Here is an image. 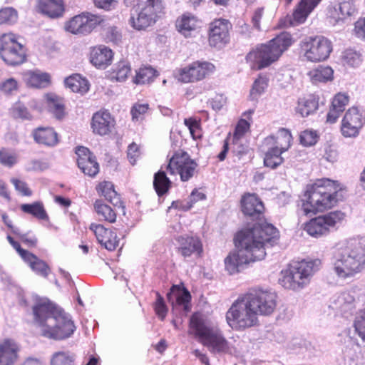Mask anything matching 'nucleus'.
Instances as JSON below:
<instances>
[{
  "instance_id": "f257e3e1",
  "label": "nucleus",
  "mask_w": 365,
  "mask_h": 365,
  "mask_svg": "<svg viewBox=\"0 0 365 365\" xmlns=\"http://www.w3.org/2000/svg\"><path fill=\"white\" fill-rule=\"evenodd\" d=\"M279 237V231L272 224L264 223L241 230L234 238L238 250L230 252L225 258V270L230 274H235L245 265L263 259L266 256L265 245L273 246Z\"/></svg>"
},
{
  "instance_id": "f03ea898",
  "label": "nucleus",
  "mask_w": 365,
  "mask_h": 365,
  "mask_svg": "<svg viewBox=\"0 0 365 365\" xmlns=\"http://www.w3.org/2000/svg\"><path fill=\"white\" fill-rule=\"evenodd\" d=\"M346 187L337 180L317 179L308 184L302 200V210L305 215L324 212L338 205L346 195Z\"/></svg>"
},
{
  "instance_id": "7ed1b4c3",
  "label": "nucleus",
  "mask_w": 365,
  "mask_h": 365,
  "mask_svg": "<svg viewBox=\"0 0 365 365\" xmlns=\"http://www.w3.org/2000/svg\"><path fill=\"white\" fill-rule=\"evenodd\" d=\"M334 259V270L339 278L354 277L365 268V245L355 238L339 242Z\"/></svg>"
},
{
  "instance_id": "20e7f679",
  "label": "nucleus",
  "mask_w": 365,
  "mask_h": 365,
  "mask_svg": "<svg viewBox=\"0 0 365 365\" xmlns=\"http://www.w3.org/2000/svg\"><path fill=\"white\" fill-rule=\"evenodd\" d=\"M292 43L290 34L281 33L267 43L257 46L247 54V58L258 69L266 68L277 61Z\"/></svg>"
},
{
  "instance_id": "39448f33",
  "label": "nucleus",
  "mask_w": 365,
  "mask_h": 365,
  "mask_svg": "<svg viewBox=\"0 0 365 365\" xmlns=\"http://www.w3.org/2000/svg\"><path fill=\"white\" fill-rule=\"evenodd\" d=\"M320 260H302L289 264L282 271L280 284L287 289L299 290L309 284L311 276L318 269Z\"/></svg>"
},
{
  "instance_id": "423d86ee",
  "label": "nucleus",
  "mask_w": 365,
  "mask_h": 365,
  "mask_svg": "<svg viewBox=\"0 0 365 365\" xmlns=\"http://www.w3.org/2000/svg\"><path fill=\"white\" fill-rule=\"evenodd\" d=\"M163 10V0H138L131 11L129 24L135 30H144L155 24Z\"/></svg>"
},
{
  "instance_id": "0eeeda50",
  "label": "nucleus",
  "mask_w": 365,
  "mask_h": 365,
  "mask_svg": "<svg viewBox=\"0 0 365 365\" xmlns=\"http://www.w3.org/2000/svg\"><path fill=\"white\" fill-rule=\"evenodd\" d=\"M229 325L236 330H245L259 324L258 317L246 295H240L226 314Z\"/></svg>"
},
{
  "instance_id": "6e6552de",
  "label": "nucleus",
  "mask_w": 365,
  "mask_h": 365,
  "mask_svg": "<svg viewBox=\"0 0 365 365\" xmlns=\"http://www.w3.org/2000/svg\"><path fill=\"white\" fill-rule=\"evenodd\" d=\"M346 213L334 210L310 219L304 224V230L310 236L320 238L336 230L346 220Z\"/></svg>"
},
{
  "instance_id": "1a4fd4ad",
  "label": "nucleus",
  "mask_w": 365,
  "mask_h": 365,
  "mask_svg": "<svg viewBox=\"0 0 365 365\" xmlns=\"http://www.w3.org/2000/svg\"><path fill=\"white\" fill-rule=\"evenodd\" d=\"M301 56L310 62L326 60L332 51L331 42L324 36L309 37L300 43Z\"/></svg>"
},
{
  "instance_id": "9d476101",
  "label": "nucleus",
  "mask_w": 365,
  "mask_h": 365,
  "mask_svg": "<svg viewBox=\"0 0 365 365\" xmlns=\"http://www.w3.org/2000/svg\"><path fill=\"white\" fill-rule=\"evenodd\" d=\"M197 163L183 151L178 150L169 160L167 170L170 175H179L183 182L191 179L197 170Z\"/></svg>"
},
{
  "instance_id": "9b49d317",
  "label": "nucleus",
  "mask_w": 365,
  "mask_h": 365,
  "mask_svg": "<svg viewBox=\"0 0 365 365\" xmlns=\"http://www.w3.org/2000/svg\"><path fill=\"white\" fill-rule=\"evenodd\" d=\"M75 325L69 316L62 309L49 325L43 326L42 336L55 340H62L71 336Z\"/></svg>"
},
{
  "instance_id": "f8f14e48",
  "label": "nucleus",
  "mask_w": 365,
  "mask_h": 365,
  "mask_svg": "<svg viewBox=\"0 0 365 365\" xmlns=\"http://www.w3.org/2000/svg\"><path fill=\"white\" fill-rule=\"evenodd\" d=\"M0 56L8 65H18L25 61L23 46L14 34H4L0 37Z\"/></svg>"
},
{
  "instance_id": "ddd939ff",
  "label": "nucleus",
  "mask_w": 365,
  "mask_h": 365,
  "mask_svg": "<svg viewBox=\"0 0 365 365\" xmlns=\"http://www.w3.org/2000/svg\"><path fill=\"white\" fill-rule=\"evenodd\" d=\"M257 317L269 316L277 307V297L275 293L261 289H252L245 294Z\"/></svg>"
},
{
  "instance_id": "4468645a",
  "label": "nucleus",
  "mask_w": 365,
  "mask_h": 365,
  "mask_svg": "<svg viewBox=\"0 0 365 365\" xmlns=\"http://www.w3.org/2000/svg\"><path fill=\"white\" fill-rule=\"evenodd\" d=\"M103 22L104 19L102 16L83 12L68 21L65 24V29L73 34L86 35Z\"/></svg>"
},
{
  "instance_id": "2eb2a0df",
  "label": "nucleus",
  "mask_w": 365,
  "mask_h": 365,
  "mask_svg": "<svg viewBox=\"0 0 365 365\" xmlns=\"http://www.w3.org/2000/svg\"><path fill=\"white\" fill-rule=\"evenodd\" d=\"M175 250L184 259L194 257L201 258L204 253L202 241L195 235L184 234L175 238Z\"/></svg>"
},
{
  "instance_id": "dca6fc26",
  "label": "nucleus",
  "mask_w": 365,
  "mask_h": 365,
  "mask_svg": "<svg viewBox=\"0 0 365 365\" xmlns=\"http://www.w3.org/2000/svg\"><path fill=\"white\" fill-rule=\"evenodd\" d=\"M6 239L21 259L29 266L32 271L44 278L48 277L51 270L49 265L45 261L41 259L29 250L23 249L20 243L14 240L11 236L7 235Z\"/></svg>"
},
{
  "instance_id": "f3484780",
  "label": "nucleus",
  "mask_w": 365,
  "mask_h": 365,
  "mask_svg": "<svg viewBox=\"0 0 365 365\" xmlns=\"http://www.w3.org/2000/svg\"><path fill=\"white\" fill-rule=\"evenodd\" d=\"M215 66L207 61H195L178 71V78L183 83L200 81L214 71Z\"/></svg>"
},
{
  "instance_id": "a211bd4d",
  "label": "nucleus",
  "mask_w": 365,
  "mask_h": 365,
  "mask_svg": "<svg viewBox=\"0 0 365 365\" xmlns=\"http://www.w3.org/2000/svg\"><path fill=\"white\" fill-rule=\"evenodd\" d=\"M240 207L242 213L252 219H257L259 222L254 225L252 228L260 224L267 223L264 220V205L261 199L255 193H245L240 200ZM267 224H269L267 222Z\"/></svg>"
},
{
  "instance_id": "6ab92c4d",
  "label": "nucleus",
  "mask_w": 365,
  "mask_h": 365,
  "mask_svg": "<svg viewBox=\"0 0 365 365\" xmlns=\"http://www.w3.org/2000/svg\"><path fill=\"white\" fill-rule=\"evenodd\" d=\"M75 153L78 168L85 175L95 178L100 172V165L96 155L84 146L76 147Z\"/></svg>"
},
{
  "instance_id": "aec40b11",
  "label": "nucleus",
  "mask_w": 365,
  "mask_h": 365,
  "mask_svg": "<svg viewBox=\"0 0 365 365\" xmlns=\"http://www.w3.org/2000/svg\"><path fill=\"white\" fill-rule=\"evenodd\" d=\"M232 25L228 20L219 19L212 21L209 26V44L221 48L230 41L229 31Z\"/></svg>"
},
{
  "instance_id": "412c9836",
  "label": "nucleus",
  "mask_w": 365,
  "mask_h": 365,
  "mask_svg": "<svg viewBox=\"0 0 365 365\" xmlns=\"http://www.w3.org/2000/svg\"><path fill=\"white\" fill-rule=\"evenodd\" d=\"M60 310L47 299H37L32 307L34 319L41 327V330L43 326L49 325Z\"/></svg>"
},
{
  "instance_id": "4be33fe9",
  "label": "nucleus",
  "mask_w": 365,
  "mask_h": 365,
  "mask_svg": "<svg viewBox=\"0 0 365 365\" xmlns=\"http://www.w3.org/2000/svg\"><path fill=\"white\" fill-rule=\"evenodd\" d=\"M89 229L96 236L98 242L107 250L114 251L119 247L120 240L115 230L98 223H91Z\"/></svg>"
},
{
  "instance_id": "5701e85b",
  "label": "nucleus",
  "mask_w": 365,
  "mask_h": 365,
  "mask_svg": "<svg viewBox=\"0 0 365 365\" xmlns=\"http://www.w3.org/2000/svg\"><path fill=\"white\" fill-rule=\"evenodd\" d=\"M356 13L357 9L354 0H343L329 9V17L331 24H343L351 21Z\"/></svg>"
},
{
  "instance_id": "b1692460",
  "label": "nucleus",
  "mask_w": 365,
  "mask_h": 365,
  "mask_svg": "<svg viewBox=\"0 0 365 365\" xmlns=\"http://www.w3.org/2000/svg\"><path fill=\"white\" fill-rule=\"evenodd\" d=\"M205 316L200 312L192 314L189 323V334L193 335L200 343L214 329Z\"/></svg>"
},
{
  "instance_id": "393cba45",
  "label": "nucleus",
  "mask_w": 365,
  "mask_h": 365,
  "mask_svg": "<svg viewBox=\"0 0 365 365\" xmlns=\"http://www.w3.org/2000/svg\"><path fill=\"white\" fill-rule=\"evenodd\" d=\"M200 344L214 354H227L230 351L229 342L217 329H214Z\"/></svg>"
},
{
  "instance_id": "a878e982",
  "label": "nucleus",
  "mask_w": 365,
  "mask_h": 365,
  "mask_svg": "<svg viewBox=\"0 0 365 365\" xmlns=\"http://www.w3.org/2000/svg\"><path fill=\"white\" fill-rule=\"evenodd\" d=\"M21 348L13 339L0 340V365H14L19 358Z\"/></svg>"
},
{
  "instance_id": "bb28decb",
  "label": "nucleus",
  "mask_w": 365,
  "mask_h": 365,
  "mask_svg": "<svg viewBox=\"0 0 365 365\" xmlns=\"http://www.w3.org/2000/svg\"><path fill=\"white\" fill-rule=\"evenodd\" d=\"M96 190L99 196L103 197L115 207L125 208L124 202L121 200L120 194L115 190V185L112 182L103 180L98 182L96 186Z\"/></svg>"
},
{
  "instance_id": "cd10ccee",
  "label": "nucleus",
  "mask_w": 365,
  "mask_h": 365,
  "mask_svg": "<svg viewBox=\"0 0 365 365\" xmlns=\"http://www.w3.org/2000/svg\"><path fill=\"white\" fill-rule=\"evenodd\" d=\"M197 17L190 13H185L176 21V28L185 38L192 37L200 27Z\"/></svg>"
},
{
  "instance_id": "c85d7f7f",
  "label": "nucleus",
  "mask_w": 365,
  "mask_h": 365,
  "mask_svg": "<svg viewBox=\"0 0 365 365\" xmlns=\"http://www.w3.org/2000/svg\"><path fill=\"white\" fill-rule=\"evenodd\" d=\"M105 202L102 199H97L93 202V210L99 221L114 224L117 221V209Z\"/></svg>"
},
{
  "instance_id": "c756f323",
  "label": "nucleus",
  "mask_w": 365,
  "mask_h": 365,
  "mask_svg": "<svg viewBox=\"0 0 365 365\" xmlns=\"http://www.w3.org/2000/svg\"><path fill=\"white\" fill-rule=\"evenodd\" d=\"M292 136L290 131L286 128H280L276 135H269L264 138V142L272 148H277L282 152L287 151L291 147Z\"/></svg>"
},
{
  "instance_id": "7c9ffc66",
  "label": "nucleus",
  "mask_w": 365,
  "mask_h": 365,
  "mask_svg": "<svg viewBox=\"0 0 365 365\" xmlns=\"http://www.w3.org/2000/svg\"><path fill=\"white\" fill-rule=\"evenodd\" d=\"M320 1L321 0H301L293 12L290 24L296 26L304 23Z\"/></svg>"
},
{
  "instance_id": "2f4dec72",
  "label": "nucleus",
  "mask_w": 365,
  "mask_h": 365,
  "mask_svg": "<svg viewBox=\"0 0 365 365\" xmlns=\"http://www.w3.org/2000/svg\"><path fill=\"white\" fill-rule=\"evenodd\" d=\"M173 297L175 298L177 305L182 306L185 312L190 310L191 294L185 287L173 285L170 292L167 294V298L169 302L174 304Z\"/></svg>"
},
{
  "instance_id": "473e14b6",
  "label": "nucleus",
  "mask_w": 365,
  "mask_h": 365,
  "mask_svg": "<svg viewBox=\"0 0 365 365\" xmlns=\"http://www.w3.org/2000/svg\"><path fill=\"white\" fill-rule=\"evenodd\" d=\"M113 57L112 50L105 46L94 47L91 51V62L98 68H106L111 63Z\"/></svg>"
},
{
  "instance_id": "72a5a7b5",
  "label": "nucleus",
  "mask_w": 365,
  "mask_h": 365,
  "mask_svg": "<svg viewBox=\"0 0 365 365\" xmlns=\"http://www.w3.org/2000/svg\"><path fill=\"white\" fill-rule=\"evenodd\" d=\"M361 115H344L341 121V131L346 138L356 137L364 124Z\"/></svg>"
},
{
  "instance_id": "f704fd0d",
  "label": "nucleus",
  "mask_w": 365,
  "mask_h": 365,
  "mask_svg": "<svg viewBox=\"0 0 365 365\" xmlns=\"http://www.w3.org/2000/svg\"><path fill=\"white\" fill-rule=\"evenodd\" d=\"M33 137L38 144L53 147L58 144V133L50 127H38L34 130Z\"/></svg>"
},
{
  "instance_id": "c9c22d12",
  "label": "nucleus",
  "mask_w": 365,
  "mask_h": 365,
  "mask_svg": "<svg viewBox=\"0 0 365 365\" xmlns=\"http://www.w3.org/2000/svg\"><path fill=\"white\" fill-rule=\"evenodd\" d=\"M114 125L115 120L111 115H93L91 128L96 134L107 135L111 132Z\"/></svg>"
},
{
  "instance_id": "e433bc0d",
  "label": "nucleus",
  "mask_w": 365,
  "mask_h": 365,
  "mask_svg": "<svg viewBox=\"0 0 365 365\" xmlns=\"http://www.w3.org/2000/svg\"><path fill=\"white\" fill-rule=\"evenodd\" d=\"M38 9L41 13L50 18H58L64 11L62 0H39Z\"/></svg>"
},
{
  "instance_id": "4c0bfd02",
  "label": "nucleus",
  "mask_w": 365,
  "mask_h": 365,
  "mask_svg": "<svg viewBox=\"0 0 365 365\" xmlns=\"http://www.w3.org/2000/svg\"><path fill=\"white\" fill-rule=\"evenodd\" d=\"M64 84L66 88H70L73 92L82 96L86 94L90 88L88 81L78 73H74L66 78Z\"/></svg>"
},
{
  "instance_id": "58836bf2",
  "label": "nucleus",
  "mask_w": 365,
  "mask_h": 365,
  "mask_svg": "<svg viewBox=\"0 0 365 365\" xmlns=\"http://www.w3.org/2000/svg\"><path fill=\"white\" fill-rule=\"evenodd\" d=\"M24 80L27 86L34 88H44L48 86L50 76L39 71H28L24 74Z\"/></svg>"
},
{
  "instance_id": "ea45409f",
  "label": "nucleus",
  "mask_w": 365,
  "mask_h": 365,
  "mask_svg": "<svg viewBox=\"0 0 365 365\" xmlns=\"http://www.w3.org/2000/svg\"><path fill=\"white\" fill-rule=\"evenodd\" d=\"M172 182L167 177L165 171L159 170L154 175L153 187L158 197L167 194L171 188Z\"/></svg>"
},
{
  "instance_id": "a19ab883",
  "label": "nucleus",
  "mask_w": 365,
  "mask_h": 365,
  "mask_svg": "<svg viewBox=\"0 0 365 365\" xmlns=\"http://www.w3.org/2000/svg\"><path fill=\"white\" fill-rule=\"evenodd\" d=\"M20 209L23 212L31 215L38 220H49V217L44 208L43 204L40 201L31 204H22L20 206Z\"/></svg>"
},
{
  "instance_id": "79ce46f5",
  "label": "nucleus",
  "mask_w": 365,
  "mask_h": 365,
  "mask_svg": "<svg viewBox=\"0 0 365 365\" xmlns=\"http://www.w3.org/2000/svg\"><path fill=\"white\" fill-rule=\"evenodd\" d=\"M334 71L329 66H320L310 71L308 76L313 83H326L333 79Z\"/></svg>"
},
{
  "instance_id": "37998d69",
  "label": "nucleus",
  "mask_w": 365,
  "mask_h": 365,
  "mask_svg": "<svg viewBox=\"0 0 365 365\" xmlns=\"http://www.w3.org/2000/svg\"><path fill=\"white\" fill-rule=\"evenodd\" d=\"M284 152L277 148L270 147L264 153V165L265 167L276 169L281 165L284 160L282 155Z\"/></svg>"
},
{
  "instance_id": "c03bdc74",
  "label": "nucleus",
  "mask_w": 365,
  "mask_h": 365,
  "mask_svg": "<svg viewBox=\"0 0 365 365\" xmlns=\"http://www.w3.org/2000/svg\"><path fill=\"white\" fill-rule=\"evenodd\" d=\"M44 99L48 111L56 114H63L65 112V101L63 98L53 93H46Z\"/></svg>"
},
{
  "instance_id": "a18cd8bd",
  "label": "nucleus",
  "mask_w": 365,
  "mask_h": 365,
  "mask_svg": "<svg viewBox=\"0 0 365 365\" xmlns=\"http://www.w3.org/2000/svg\"><path fill=\"white\" fill-rule=\"evenodd\" d=\"M319 107L318 100L313 96L299 98L297 106L298 114H312Z\"/></svg>"
},
{
  "instance_id": "49530a36",
  "label": "nucleus",
  "mask_w": 365,
  "mask_h": 365,
  "mask_svg": "<svg viewBox=\"0 0 365 365\" xmlns=\"http://www.w3.org/2000/svg\"><path fill=\"white\" fill-rule=\"evenodd\" d=\"M11 111L14 114H29L31 112H41L40 106L35 99H31L28 103L22 101L16 102L12 108Z\"/></svg>"
},
{
  "instance_id": "de8ad7c7",
  "label": "nucleus",
  "mask_w": 365,
  "mask_h": 365,
  "mask_svg": "<svg viewBox=\"0 0 365 365\" xmlns=\"http://www.w3.org/2000/svg\"><path fill=\"white\" fill-rule=\"evenodd\" d=\"M157 71L151 66H144L136 71L133 82L135 84H145L152 82L157 76Z\"/></svg>"
},
{
  "instance_id": "09e8293b",
  "label": "nucleus",
  "mask_w": 365,
  "mask_h": 365,
  "mask_svg": "<svg viewBox=\"0 0 365 365\" xmlns=\"http://www.w3.org/2000/svg\"><path fill=\"white\" fill-rule=\"evenodd\" d=\"M268 86V79L266 76H259L254 81L250 96L252 100H257L265 91Z\"/></svg>"
},
{
  "instance_id": "8fccbe9b",
  "label": "nucleus",
  "mask_w": 365,
  "mask_h": 365,
  "mask_svg": "<svg viewBox=\"0 0 365 365\" xmlns=\"http://www.w3.org/2000/svg\"><path fill=\"white\" fill-rule=\"evenodd\" d=\"M184 123L188 128L190 133L194 139L201 138V120L199 118L191 116L185 118Z\"/></svg>"
},
{
  "instance_id": "3c124183",
  "label": "nucleus",
  "mask_w": 365,
  "mask_h": 365,
  "mask_svg": "<svg viewBox=\"0 0 365 365\" xmlns=\"http://www.w3.org/2000/svg\"><path fill=\"white\" fill-rule=\"evenodd\" d=\"M251 121V119L250 120H247L243 118H241L238 120L233 133L234 143H237L247 133L250 131Z\"/></svg>"
},
{
  "instance_id": "603ef678",
  "label": "nucleus",
  "mask_w": 365,
  "mask_h": 365,
  "mask_svg": "<svg viewBox=\"0 0 365 365\" xmlns=\"http://www.w3.org/2000/svg\"><path fill=\"white\" fill-rule=\"evenodd\" d=\"M349 101V96L344 93H336L331 101V111L334 113H342Z\"/></svg>"
},
{
  "instance_id": "864d4df0",
  "label": "nucleus",
  "mask_w": 365,
  "mask_h": 365,
  "mask_svg": "<svg viewBox=\"0 0 365 365\" xmlns=\"http://www.w3.org/2000/svg\"><path fill=\"white\" fill-rule=\"evenodd\" d=\"M75 356L70 352L58 351L51 359V365H73Z\"/></svg>"
},
{
  "instance_id": "5fc2aeb1",
  "label": "nucleus",
  "mask_w": 365,
  "mask_h": 365,
  "mask_svg": "<svg viewBox=\"0 0 365 365\" xmlns=\"http://www.w3.org/2000/svg\"><path fill=\"white\" fill-rule=\"evenodd\" d=\"M319 138V135L317 131L312 129L304 130L299 135V142L305 147L314 145L318 142Z\"/></svg>"
},
{
  "instance_id": "6e6d98bb",
  "label": "nucleus",
  "mask_w": 365,
  "mask_h": 365,
  "mask_svg": "<svg viewBox=\"0 0 365 365\" xmlns=\"http://www.w3.org/2000/svg\"><path fill=\"white\" fill-rule=\"evenodd\" d=\"M344 65L351 67H357L361 63V57L360 53L352 49L346 50L341 56Z\"/></svg>"
},
{
  "instance_id": "4d7b16f0",
  "label": "nucleus",
  "mask_w": 365,
  "mask_h": 365,
  "mask_svg": "<svg viewBox=\"0 0 365 365\" xmlns=\"http://www.w3.org/2000/svg\"><path fill=\"white\" fill-rule=\"evenodd\" d=\"M17 162L16 153L9 148H1L0 149V163L6 167L11 168Z\"/></svg>"
},
{
  "instance_id": "13d9d810",
  "label": "nucleus",
  "mask_w": 365,
  "mask_h": 365,
  "mask_svg": "<svg viewBox=\"0 0 365 365\" xmlns=\"http://www.w3.org/2000/svg\"><path fill=\"white\" fill-rule=\"evenodd\" d=\"M17 18V12L13 8L7 7L0 10V24H13Z\"/></svg>"
},
{
  "instance_id": "bf43d9fd",
  "label": "nucleus",
  "mask_w": 365,
  "mask_h": 365,
  "mask_svg": "<svg viewBox=\"0 0 365 365\" xmlns=\"http://www.w3.org/2000/svg\"><path fill=\"white\" fill-rule=\"evenodd\" d=\"M156 300L154 303V310L155 314L161 320H164L168 313V308L165 304L163 297L160 294L159 292L156 293Z\"/></svg>"
},
{
  "instance_id": "052dcab7",
  "label": "nucleus",
  "mask_w": 365,
  "mask_h": 365,
  "mask_svg": "<svg viewBox=\"0 0 365 365\" xmlns=\"http://www.w3.org/2000/svg\"><path fill=\"white\" fill-rule=\"evenodd\" d=\"M19 88L17 81L14 78H9L0 83V90L5 94H13Z\"/></svg>"
},
{
  "instance_id": "680f3d73",
  "label": "nucleus",
  "mask_w": 365,
  "mask_h": 365,
  "mask_svg": "<svg viewBox=\"0 0 365 365\" xmlns=\"http://www.w3.org/2000/svg\"><path fill=\"white\" fill-rule=\"evenodd\" d=\"M130 72V66L128 63L125 61L119 62L114 71V73H115V78L118 81H123L125 80Z\"/></svg>"
},
{
  "instance_id": "e2e57ef3",
  "label": "nucleus",
  "mask_w": 365,
  "mask_h": 365,
  "mask_svg": "<svg viewBox=\"0 0 365 365\" xmlns=\"http://www.w3.org/2000/svg\"><path fill=\"white\" fill-rule=\"evenodd\" d=\"M11 182L14 186L16 190L21 195L29 197L32 195V190L25 181L13 178L11 179Z\"/></svg>"
},
{
  "instance_id": "0e129e2a",
  "label": "nucleus",
  "mask_w": 365,
  "mask_h": 365,
  "mask_svg": "<svg viewBox=\"0 0 365 365\" xmlns=\"http://www.w3.org/2000/svg\"><path fill=\"white\" fill-rule=\"evenodd\" d=\"M13 232L29 248H35L37 246L38 239L36 236H29L27 233H20L16 230H13Z\"/></svg>"
},
{
  "instance_id": "69168bd1",
  "label": "nucleus",
  "mask_w": 365,
  "mask_h": 365,
  "mask_svg": "<svg viewBox=\"0 0 365 365\" xmlns=\"http://www.w3.org/2000/svg\"><path fill=\"white\" fill-rule=\"evenodd\" d=\"M354 328L361 339L365 341V310L361 312L360 315L356 317Z\"/></svg>"
},
{
  "instance_id": "338daca9",
  "label": "nucleus",
  "mask_w": 365,
  "mask_h": 365,
  "mask_svg": "<svg viewBox=\"0 0 365 365\" xmlns=\"http://www.w3.org/2000/svg\"><path fill=\"white\" fill-rule=\"evenodd\" d=\"M140 148L139 146L135 143H132L128 147L127 156L129 162L133 165L135 164L138 158L140 156Z\"/></svg>"
},
{
  "instance_id": "774afa93",
  "label": "nucleus",
  "mask_w": 365,
  "mask_h": 365,
  "mask_svg": "<svg viewBox=\"0 0 365 365\" xmlns=\"http://www.w3.org/2000/svg\"><path fill=\"white\" fill-rule=\"evenodd\" d=\"M121 34L117 27H108L106 31V38L107 41L114 43H118L121 40Z\"/></svg>"
}]
</instances>
